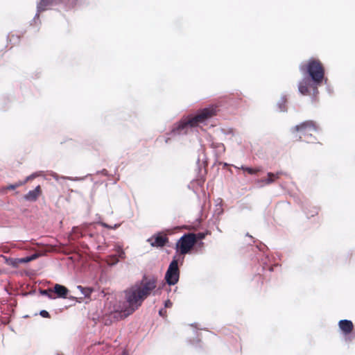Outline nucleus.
Instances as JSON below:
<instances>
[{"mask_svg":"<svg viewBox=\"0 0 355 355\" xmlns=\"http://www.w3.org/2000/svg\"><path fill=\"white\" fill-rule=\"evenodd\" d=\"M198 336H199L198 335H197V336H196V337H197V341H198V342H199V341H200V338H198Z\"/></svg>","mask_w":355,"mask_h":355,"instance_id":"nucleus-48","label":"nucleus"},{"mask_svg":"<svg viewBox=\"0 0 355 355\" xmlns=\"http://www.w3.org/2000/svg\"><path fill=\"white\" fill-rule=\"evenodd\" d=\"M209 147L213 149V153L215 157V162L214 163V165H215L220 156L225 152V146L223 143L214 141L212 137H210L209 139Z\"/></svg>","mask_w":355,"mask_h":355,"instance_id":"nucleus-11","label":"nucleus"},{"mask_svg":"<svg viewBox=\"0 0 355 355\" xmlns=\"http://www.w3.org/2000/svg\"><path fill=\"white\" fill-rule=\"evenodd\" d=\"M60 0H40L37 3V10L33 19L31 21V25H33V22L35 24H41L40 19V15L41 12H44L49 9V6H58Z\"/></svg>","mask_w":355,"mask_h":355,"instance_id":"nucleus-9","label":"nucleus"},{"mask_svg":"<svg viewBox=\"0 0 355 355\" xmlns=\"http://www.w3.org/2000/svg\"><path fill=\"white\" fill-rule=\"evenodd\" d=\"M110 198H114V196H110L109 200H110Z\"/></svg>","mask_w":355,"mask_h":355,"instance_id":"nucleus-50","label":"nucleus"},{"mask_svg":"<svg viewBox=\"0 0 355 355\" xmlns=\"http://www.w3.org/2000/svg\"><path fill=\"white\" fill-rule=\"evenodd\" d=\"M40 315L44 318H49L51 317L50 313L46 310H41L39 313Z\"/></svg>","mask_w":355,"mask_h":355,"instance_id":"nucleus-32","label":"nucleus"},{"mask_svg":"<svg viewBox=\"0 0 355 355\" xmlns=\"http://www.w3.org/2000/svg\"><path fill=\"white\" fill-rule=\"evenodd\" d=\"M78 3V0H60L59 5H63L65 9L70 10L73 8Z\"/></svg>","mask_w":355,"mask_h":355,"instance_id":"nucleus-23","label":"nucleus"},{"mask_svg":"<svg viewBox=\"0 0 355 355\" xmlns=\"http://www.w3.org/2000/svg\"><path fill=\"white\" fill-rule=\"evenodd\" d=\"M96 224H99L108 230H116L120 226L119 223H115L114 225H110L101 220L96 223H84L80 226L73 227L72 233L76 238H82L87 236L89 238H94L96 236L95 231Z\"/></svg>","mask_w":355,"mask_h":355,"instance_id":"nucleus-4","label":"nucleus"},{"mask_svg":"<svg viewBox=\"0 0 355 355\" xmlns=\"http://www.w3.org/2000/svg\"><path fill=\"white\" fill-rule=\"evenodd\" d=\"M157 286V277H148L144 274L141 280L137 281L133 285L124 291L125 302L123 305V318H126L137 311L144 300L150 295Z\"/></svg>","mask_w":355,"mask_h":355,"instance_id":"nucleus-1","label":"nucleus"},{"mask_svg":"<svg viewBox=\"0 0 355 355\" xmlns=\"http://www.w3.org/2000/svg\"><path fill=\"white\" fill-rule=\"evenodd\" d=\"M218 200L220 201L219 203L216 204V208L214 211V214L217 215L218 216H221L223 214V209L221 207V203L223 202V200L221 198H218Z\"/></svg>","mask_w":355,"mask_h":355,"instance_id":"nucleus-27","label":"nucleus"},{"mask_svg":"<svg viewBox=\"0 0 355 355\" xmlns=\"http://www.w3.org/2000/svg\"><path fill=\"white\" fill-rule=\"evenodd\" d=\"M282 173V171H277L276 173H275V180L278 179L279 175Z\"/></svg>","mask_w":355,"mask_h":355,"instance_id":"nucleus-41","label":"nucleus"},{"mask_svg":"<svg viewBox=\"0 0 355 355\" xmlns=\"http://www.w3.org/2000/svg\"><path fill=\"white\" fill-rule=\"evenodd\" d=\"M191 326L196 327V324H191Z\"/></svg>","mask_w":355,"mask_h":355,"instance_id":"nucleus-49","label":"nucleus"},{"mask_svg":"<svg viewBox=\"0 0 355 355\" xmlns=\"http://www.w3.org/2000/svg\"><path fill=\"white\" fill-rule=\"evenodd\" d=\"M220 131L225 135H234V131L232 128H220Z\"/></svg>","mask_w":355,"mask_h":355,"instance_id":"nucleus-30","label":"nucleus"},{"mask_svg":"<svg viewBox=\"0 0 355 355\" xmlns=\"http://www.w3.org/2000/svg\"><path fill=\"white\" fill-rule=\"evenodd\" d=\"M57 355H63V354H58Z\"/></svg>","mask_w":355,"mask_h":355,"instance_id":"nucleus-52","label":"nucleus"},{"mask_svg":"<svg viewBox=\"0 0 355 355\" xmlns=\"http://www.w3.org/2000/svg\"><path fill=\"white\" fill-rule=\"evenodd\" d=\"M168 139H169L168 138L166 139V143L168 142Z\"/></svg>","mask_w":355,"mask_h":355,"instance_id":"nucleus-51","label":"nucleus"},{"mask_svg":"<svg viewBox=\"0 0 355 355\" xmlns=\"http://www.w3.org/2000/svg\"><path fill=\"white\" fill-rule=\"evenodd\" d=\"M165 286V283L162 282L161 285L159 286L157 289L155 291V294H157L159 291H161Z\"/></svg>","mask_w":355,"mask_h":355,"instance_id":"nucleus-37","label":"nucleus"},{"mask_svg":"<svg viewBox=\"0 0 355 355\" xmlns=\"http://www.w3.org/2000/svg\"><path fill=\"white\" fill-rule=\"evenodd\" d=\"M113 250L115 251L116 254L109 256V258L111 259L109 264L112 266L118 263L119 259H123L125 257V252L121 246L115 245Z\"/></svg>","mask_w":355,"mask_h":355,"instance_id":"nucleus-12","label":"nucleus"},{"mask_svg":"<svg viewBox=\"0 0 355 355\" xmlns=\"http://www.w3.org/2000/svg\"><path fill=\"white\" fill-rule=\"evenodd\" d=\"M323 84L325 85L326 86V91L327 92L331 95L333 94V89L332 87H331V85L329 84V81H328V78H327V81L326 83L325 82H323Z\"/></svg>","mask_w":355,"mask_h":355,"instance_id":"nucleus-31","label":"nucleus"},{"mask_svg":"<svg viewBox=\"0 0 355 355\" xmlns=\"http://www.w3.org/2000/svg\"><path fill=\"white\" fill-rule=\"evenodd\" d=\"M299 69L303 75L297 85L300 94L307 92V85H322L327 81L325 69L319 60L310 58L306 64H301Z\"/></svg>","mask_w":355,"mask_h":355,"instance_id":"nucleus-2","label":"nucleus"},{"mask_svg":"<svg viewBox=\"0 0 355 355\" xmlns=\"http://www.w3.org/2000/svg\"><path fill=\"white\" fill-rule=\"evenodd\" d=\"M234 167L236 168H239V167H237V166H234ZM240 169H241L244 173H247L250 175H257L263 171V169L261 167L253 168V167H250V166H245V165H242L240 167Z\"/></svg>","mask_w":355,"mask_h":355,"instance_id":"nucleus-17","label":"nucleus"},{"mask_svg":"<svg viewBox=\"0 0 355 355\" xmlns=\"http://www.w3.org/2000/svg\"><path fill=\"white\" fill-rule=\"evenodd\" d=\"M302 209L308 218L313 217L318 214V208L317 207L311 206L309 202L303 203L302 205Z\"/></svg>","mask_w":355,"mask_h":355,"instance_id":"nucleus-16","label":"nucleus"},{"mask_svg":"<svg viewBox=\"0 0 355 355\" xmlns=\"http://www.w3.org/2000/svg\"><path fill=\"white\" fill-rule=\"evenodd\" d=\"M257 248L261 251H263L265 248H267L266 245L262 242H259V245H257Z\"/></svg>","mask_w":355,"mask_h":355,"instance_id":"nucleus-34","label":"nucleus"},{"mask_svg":"<svg viewBox=\"0 0 355 355\" xmlns=\"http://www.w3.org/2000/svg\"><path fill=\"white\" fill-rule=\"evenodd\" d=\"M275 173L271 172L267 173V178L258 180V183H264L265 184H270L275 181Z\"/></svg>","mask_w":355,"mask_h":355,"instance_id":"nucleus-24","label":"nucleus"},{"mask_svg":"<svg viewBox=\"0 0 355 355\" xmlns=\"http://www.w3.org/2000/svg\"><path fill=\"white\" fill-rule=\"evenodd\" d=\"M268 270H269V272H272L274 268H273V266H266Z\"/></svg>","mask_w":355,"mask_h":355,"instance_id":"nucleus-42","label":"nucleus"},{"mask_svg":"<svg viewBox=\"0 0 355 355\" xmlns=\"http://www.w3.org/2000/svg\"><path fill=\"white\" fill-rule=\"evenodd\" d=\"M180 271L175 261H171L164 275V279L168 286L175 285L180 279Z\"/></svg>","mask_w":355,"mask_h":355,"instance_id":"nucleus-8","label":"nucleus"},{"mask_svg":"<svg viewBox=\"0 0 355 355\" xmlns=\"http://www.w3.org/2000/svg\"><path fill=\"white\" fill-rule=\"evenodd\" d=\"M186 254H181V252H175V254L172 257V260L171 261L174 262V261H175V266L180 267L183 265Z\"/></svg>","mask_w":355,"mask_h":355,"instance_id":"nucleus-20","label":"nucleus"},{"mask_svg":"<svg viewBox=\"0 0 355 355\" xmlns=\"http://www.w3.org/2000/svg\"><path fill=\"white\" fill-rule=\"evenodd\" d=\"M217 111L218 107L214 105L205 107L195 116L189 119H182L175 123L168 135L171 136L186 135L189 128L196 127L200 123H205L209 118L214 116Z\"/></svg>","mask_w":355,"mask_h":355,"instance_id":"nucleus-3","label":"nucleus"},{"mask_svg":"<svg viewBox=\"0 0 355 355\" xmlns=\"http://www.w3.org/2000/svg\"><path fill=\"white\" fill-rule=\"evenodd\" d=\"M46 254V251H39L36 252L31 255L21 257V258H12V257H6L3 256V257L5 259V263L10 266L13 268H18L19 264L21 263H27L28 262H31L32 261H34L39 257L44 255Z\"/></svg>","mask_w":355,"mask_h":355,"instance_id":"nucleus-7","label":"nucleus"},{"mask_svg":"<svg viewBox=\"0 0 355 355\" xmlns=\"http://www.w3.org/2000/svg\"><path fill=\"white\" fill-rule=\"evenodd\" d=\"M117 191H118L119 193H121V189H120V188H119V187H117Z\"/></svg>","mask_w":355,"mask_h":355,"instance_id":"nucleus-46","label":"nucleus"},{"mask_svg":"<svg viewBox=\"0 0 355 355\" xmlns=\"http://www.w3.org/2000/svg\"><path fill=\"white\" fill-rule=\"evenodd\" d=\"M320 85H307V92L304 94H301L303 96H307L312 94V98L314 99L317 97L319 94L318 87Z\"/></svg>","mask_w":355,"mask_h":355,"instance_id":"nucleus-19","label":"nucleus"},{"mask_svg":"<svg viewBox=\"0 0 355 355\" xmlns=\"http://www.w3.org/2000/svg\"><path fill=\"white\" fill-rule=\"evenodd\" d=\"M25 183H26V182H25V180H24V181H19V182H17L15 183V185H17V187H20V186L23 185V184H25Z\"/></svg>","mask_w":355,"mask_h":355,"instance_id":"nucleus-39","label":"nucleus"},{"mask_svg":"<svg viewBox=\"0 0 355 355\" xmlns=\"http://www.w3.org/2000/svg\"><path fill=\"white\" fill-rule=\"evenodd\" d=\"M17 189V185L15 184H10L7 187H3L0 189V193H4L6 192L7 190H15Z\"/></svg>","mask_w":355,"mask_h":355,"instance_id":"nucleus-29","label":"nucleus"},{"mask_svg":"<svg viewBox=\"0 0 355 355\" xmlns=\"http://www.w3.org/2000/svg\"><path fill=\"white\" fill-rule=\"evenodd\" d=\"M205 243L202 241H199L195 243L194 245L191 248L192 253L202 254L204 248Z\"/></svg>","mask_w":355,"mask_h":355,"instance_id":"nucleus-25","label":"nucleus"},{"mask_svg":"<svg viewBox=\"0 0 355 355\" xmlns=\"http://www.w3.org/2000/svg\"><path fill=\"white\" fill-rule=\"evenodd\" d=\"M52 291L55 293L56 298L66 299L69 293V290L64 285L55 284L52 288Z\"/></svg>","mask_w":355,"mask_h":355,"instance_id":"nucleus-13","label":"nucleus"},{"mask_svg":"<svg viewBox=\"0 0 355 355\" xmlns=\"http://www.w3.org/2000/svg\"><path fill=\"white\" fill-rule=\"evenodd\" d=\"M159 315L162 317H165L166 315V311L164 309H161L158 312Z\"/></svg>","mask_w":355,"mask_h":355,"instance_id":"nucleus-36","label":"nucleus"},{"mask_svg":"<svg viewBox=\"0 0 355 355\" xmlns=\"http://www.w3.org/2000/svg\"><path fill=\"white\" fill-rule=\"evenodd\" d=\"M195 234H196V239H200V241H202L203 239H205V237L207 235L211 234V232L209 230H206L205 232H199Z\"/></svg>","mask_w":355,"mask_h":355,"instance_id":"nucleus-28","label":"nucleus"},{"mask_svg":"<svg viewBox=\"0 0 355 355\" xmlns=\"http://www.w3.org/2000/svg\"><path fill=\"white\" fill-rule=\"evenodd\" d=\"M286 102L287 99L285 95L281 96L280 99L277 103V107L279 112H286Z\"/></svg>","mask_w":355,"mask_h":355,"instance_id":"nucleus-21","label":"nucleus"},{"mask_svg":"<svg viewBox=\"0 0 355 355\" xmlns=\"http://www.w3.org/2000/svg\"><path fill=\"white\" fill-rule=\"evenodd\" d=\"M121 355H128V352L126 350H123V351L122 352Z\"/></svg>","mask_w":355,"mask_h":355,"instance_id":"nucleus-43","label":"nucleus"},{"mask_svg":"<svg viewBox=\"0 0 355 355\" xmlns=\"http://www.w3.org/2000/svg\"><path fill=\"white\" fill-rule=\"evenodd\" d=\"M50 175L57 181H58L60 179L69 180L71 181H80V180H83V178H79V177L73 178V177H69V176H62V175L60 176L58 174H57L55 172H53V171H51Z\"/></svg>","mask_w":355,"mask_h":355,"instance_id":"nucleus-22","label":"nucleus"},{"mask_svg":"<svg viewBox=\"0 0 355 355\" xmlns=\"http://www.w3.org/2000/svg\"><path fill=\"white\" fill-rule=\"evenodd\" d=\"M197 164H200V158H198V159H197Z\"/></svg>","mask_w":355,"mask_h":355,"instance_id":"nucleus-47","label":"nucleus"},{"mask_svg":"<svg viewBox=\"0 0 355 355\" xmlns=\"http://www.w3.org/2000/svg\"><path fill=\"white\" fill-rule=\"evenodd\" d=\"M76 288L80 291L81 294L83 295L85 298H90L92 293L94 291V288L89 286L84 287L78 285Z\"/></svg>","mask_w":355,"mask_h":355,"instance_id":"nucleus-18","label":"nucleus"},{"mask_svg":"<svg viewBox=\"0 0 355 355\" xmlns=\"http://www.w3.org/2000/svg\"><path fill=\"white\" fill-rule=\"evenodd\" d=\"M52 291V289L48 290V289H40L39 293L40 295L46 296L50 300H55L56 299V297L51 293Z\"/></svg>","mask_w":355,"mask_h":355,"instance_id":"nucleus-26","label":"nucleus"},{"mask_svg":"<svg viewBox=\"0 0 355 355\" xmlns=\"http://www.w3.org/2000/svg\"><path fill=\"white\" fill-rule=\"evenodd\" d=\"M102 173H105V174H106V173H107V171H106L105 169H103V170L102 171Z\"/></svg>","mask_w":355,"mask_h":355,"instance_id":"nucleus-44","label":"nucleus"},{"mask_svg":"<svg viewBox=\"0 0 355 355\" xmlns=\"http://www.w3.org/2000/svg\"><path fill=\"white\" fill-rule=\"evenodd\" d=\"M248 236H250L251 239H252L253 240L254 239L252 236H250L248 233L246 234Z\"/></svg>","mask_w":355,"mask_h":355,"instance_id":"nucleus-45","label":"nucleus"},{"mask_svg":"<svg viewBox=\"0 0 355 355\" xmlns=\"http://www.w3.org/2000/svg\"><path fill=\"white\" fill-rule=\"evenodd\" d=\"M68 299L71 300H76V302H80L81 301L80 300H78L77 298L74 296H72V295H70V296H67Z\"/></svg>","mask_w":355,"mask_h":355,"instance_id":"nucleus-40","label":"nucleus"},{"mask_svg":"<svg viewBox=\"0 0 355 355\" xmlns=\"http://www.w3.org/2000/svg\"><path fill=\"white\" fill-rule=\"evenodd\" d=\"M313 130L315 132H319L320 128L316 125L315 122L312 120H307L301 122L300 123L292 127L290 129V132L292 134H294L296 132H300L303 134L304 136H307L311 139L308 142L315 143L317 140L315 137H313L312 135H306V131Z\"/></svg>","mask_w":355,"mask_h":355,"instance_id":"nucleus-6","label":"nucleus"},{"mask_svg":"<svg viewBox=\"0 0 355 355\" xmlns=\"http://www.w3.org/2000/svg\"><path fill=\"white\" fill-rule=\"evenodd\" d=\"M36 177V173H32L31 175L27 176L25 179V182H27L28 181L35 178Z\"/></svg>","mask_w":355,"mask_h":355,"instance_id":"nucleus-35","label":"nucleus"},{"mask_svg":"<svg viewBox=\"0 0 355 355\" xmlns=\"http://www.w3.org/2000/svg\"><path fill=\"white\" fill-rule=\"evenodd\" d=\"M41 193V187L37 185L34 189L29 191L26 194H25L23 198L26 201L35 202Z\"/></svg>","mask_w":355,"mask_h":355,"instance_id":"nucleus-15","label":"nucleus"},{"mask_svg":"<svg viewBox=\"0 0 355 355\" xmlns=\"http://www.w3.org/2000/svg\"><path fill=\"white\" fill-rule=\"evenodd\" d=\"M196 243V234L184 233L176 242L175 250L181 254H191V248Z\"/></svg>","mask_w":355,"mask_h":355,"instance_id":"nucleus-5","label":"nucleus"},{"mask_svg":"<svg viewBox=\"0 0 355 355\" xmlns=\"http://www.w3.org/2000/svg\"><path fill=\"white\" fill-rule=\"evenodd\" d=\"M338 327L342 332V334L345 336H347L351 333L353 329L354 324L353 322L347 319L340 320L338 322Z\"/></svg>","mask_w":355,"mask_h":355,"instance_id":"nucleus-14","label":"nucleus"},{"mask_svg":"<svg viewBox=\"0 0 355 355\" xmlns=\"http://www.w3.org/2000/svg\"><path fill=\"white\" fill-rule=\"evenodd\" d=\"M147 242L153 248H162L166 245L169 246V239L162 232H158L147 239Z\"/></svg>","mask_w":355,"mask_h":355,"instance_id":"nucleus-10","label":"nucleus"},{"mask_svg":"<svg viewBox=\"0 0 355 355\" xmlns=\"http://www.w3.org/2000/svg\"><path fill=\"white\" fill-rule=\"evenodd\" d=\"M164 309H165V308H170V307L172 306L173 303H172V302L170 300L168 299V300L164 301Z\"/></svg>","mask_w":355,"mask_h":355,"instance_id":"nucleus-33","label":"nucleus"},{"mask_svg":"<svg viewBox=\"0 0 355 355\" xmlns=\"http://www.w3.org/2000/svg\"><path fill=\"white\" fill-rule=\"evenodd\" d=\"M219 164V165H223V166L225 168V167H227L229 166V164H227V162H219L218 160V162H216V164Z\"/></svg>","mask_w":355,"mask_h":355,"instance_id":"nucleus-38","label":"nucleus"}]
</instances>
